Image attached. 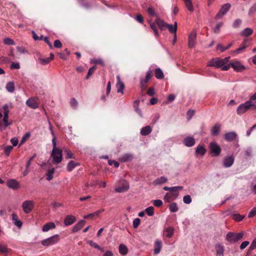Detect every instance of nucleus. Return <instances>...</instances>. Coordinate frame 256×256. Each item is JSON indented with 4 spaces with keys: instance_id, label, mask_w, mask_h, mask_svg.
<instances>
[{
    "instance_id": "obj_62",
    "label": "nucleus",
    "mask_w": 256,
    "mask_h": 256,
    "mask_svg": "<svg viewBox=\"0 0 256 256\" xmlns=\"http://www.w3.org/2000/svg\"><path fill=\"white\" fill-rule=\"evenodd\" d=\"M256 215V207L254 208L248 214V216L249 218H252Z\"/></svg>"
},
{
    "instance_id": "obj_10",
    "label": "nucleus",
    "mask_w": 256,
    "mask_h": 256,
    "mask_svg": "<svg viewBox=\"0 0 256 256\" xmlns=\"http://www.w3.org/2000/svg\"><path fill=\"white\" fill-rule=\"evenodd\" d=\"M230 4L228 3L222 5L218 13L216 14L215 18H222L223 17V16H224L226 14V13L229 10L230 8Z\"/></svg>"
},
{
    "instance_id": "obj_60",
    "label": "nucleus",
    "mask_w": 256,
    "mask_h": 256,
    "mask_svg": "<svg viewBox=\"0 0 256 256\" xmlns=\"http://www.w3.org/2000/svg\"><path fill=\"white\" fill-rule=\"evenodd\" d=\"M4 42L5 44L8 45H13L14 44V42L10 38H6L4 40Z\"/></svg>"
},
{
    "instance_id": "obj_1",
    "label": "nucleus",
    "mask_w": 256,
    "mask_h": 256,
    "mask_svg": "<svg viewBox=\"0 0 256 256\" xmlns=\"http://www.w3.org/2000/svg\"><path fill=\"white\" fill-rule=\"evenodd\" d=\"M230 56L223 59L220 58H213L208 62V66H213L215 68H220L222 70H228L230 68L229 64Z\"/></svg>"
},
{
    "instance_id": "obj_13",
    "label": "nucleus",
    "mask_w": 256,
    "mask_h": 256,
    "mask_svg": "<svg viewBox=\"0 0 256 256\" xmlns=\"http://www.w3.org/2000/svg\"><path fill=\"white\" fill-rule=\"evenodd\" d=\"M8 120V118L5 120L2 114L0 112V131L4 130L10 124Z\"/></svg>"
},
{
    "instance_id": "obj_5",
    "label": "nucleus",
    "mask_w": 256,
    "mask_h": 256,
    "mask_svg": "<svg viewBox=\"0 0 256 256\" xmlns=\"http://www.w3.org/2000/svg\"><path fill=\"white\" fill-rule=\"evenodd\" d=\"M249 110H252V106L246 100L244 102L240 104L236 109V113L238 115H242L246 113Z\"/></svg>"
},
{
    "instance_id": "obj_22",
    "label": "nucleus",
    "mask_w": 256,
    "mask_h": 256,
    "mask_svg": "<svg viewBox=\"0 0 256 256\" xmlns=\"http://www.w3.org/2000/svg\"><path fill=\"white\" fill-rule=\"evenodd\" d=\"M248 102L252 106V110H256V92L250 98Z\"/></svg>"
},
{
    "instance_id": "obj_48",
    "label": "nucleus",
    "mask_w": 256,
    "mask_h": 256,
    "mask_svg": "<svg viewBox=\"0 0 256 256\" xmlns=\"http://www.w3.org/2000/svg\"><path fill=\"white\" fill-rule=\"evenodd\" d=\"M147 12L150 15L152 16H156V17L157 16V14L155 12V10L153 8H152V7L148 8L147 10Z\"/></svg>"
},
{
    "instance_id": "obj_37",
    "label": "nucleus",
    "mask_w": 256,
    "mask_h": 256,
    "mask_svg": "<svg viewBox=\"0 0 256 256\" xmlns=\"http://www.w3.org/2000/svg\"><path fill=\"white\" fill-rule=\"evenodd\" d=\"M6 88L8 92H13L14 90V83L13 82H8L6 85Z\"/></svg>"
},
{
    "instance_id": "obj_59",
    "label": "nucleus",
    "mask_w": 256,
    "mask_h": 256,
    "mask_svg": "<svg viewBox=\"0 0 256 256\" xmlns=\"http://www.w3.org/2000/svg\"><path fill=\"white\" fill-rule=\"evenodd\" d=\"M194 110H189L188 112H187V116H188V120H190L192 118L193 116L194 115Z\"/></svg>"
},
{
    "instance_id": "obj_9",
    "label": "nucleus",
    "mask_w": 256,
    "mask_h": 256,
    "mask_svg": "<svg viewBox=\"0 0 256 256\" xmlns=\"http://www.w3.org/2000/svg\"><path fill=\"white\" fill-rule=\"evenodd\" d=\"M121 186H118L115 188V191L118 193L124 192L128 191L130 188L128 182L126 180H122L120 182Z\"/></svg>"
},
{
    "instance_id": "obj_61",
    "label": "nucleus",
    "mask_w": 256,
    "mask_h": 256,
    "mask_svg": "<svg viewBox=\"0 0 256 256\" xmlns=\"http://www.w3.org/2000/svg\"><path fill=\"white\" fill-rule=\"evenodd\" d=\"M96 184L99 186L100 187L105 188L106 186V182H102L100 180H97L96 182Z\"/></svg>"
},
{
    "instance_id": "obj_41",
    "label": "nucleus",
    "mask_w": 256,
    "mask_h": 256,
    "mask_svg": "<svg viewBox=\"0 0 256 256\" xmlns=\"http://www.w3.org/2000/svg\"><path fill=\"white\" fill-rule=\"evenodd\" d=\"M87 243L90 246H92L96 248H97L102 251L103 250V249L100 246L96 243L94 242L92 240H88Z\"/></svg>"
},
{
    "instance_id": "obj_47",
    "label": "nucleus",
    "mask_w": 256,
    "mask_h": 256,
    "mask_svg": "<svg viewBox=\"0 0 256 256\" xmlns=\"http://www.w3.org/2000/svg\"><path fill=\"white\" fill-rule=\"evenodd\" d=\"M13 149V146H8L4 148V152L7 156L10 155V152Z\"/></svg>"
},
{
    "instance_id": "obj_30",
    "label": "nucleus",
    "mask_w": 256,
    "mask_h": 256,
    "mask_svg": "<svg viewBox=\"0 0 256 256\" xmlns=\"http://www.w3.org/2000/svg\"><path fill=\"white\" fill-rule=\"evenodd\" d=\"M183 0L184 2L185 6H186V8H188V10L190 12H192L194 10V6H193V4L192 2V0Z\"/></svg>"
},
{
    "instance_id": "obj_18",
    "label": "nucleus",
    "mask_w": 256,
    "mask_h": 256,
    "mask_svg": "<svg viewBox=\"0 0 256 256\" xmlns=\"http://www.w3.org/2000/svg\"><path fill=\"white\" fill-rule=\"evenodd\" d=\"M166 28H168V30L170 32L174 34V42H175L176 40V32L177 28H178L177 22H175L174 25L167 24Z\"/></svg>"
},
{
    "instance_id": "obj_33",
    "label": "nucleus",
    "mask_w": 256,
    "mask_h": 256,
    "mask_svg": "<svg viewBox=\"0 0 256 256\" xmlns=\"http://www.w3.org/2000/svg\"><path fill=\"white\" fill-rule=\"evenodd\" d=\"M128 252V248L124 244H120L119 246V252L122 255H126Z\"/></svg>"
},
{
    "instance_id": "obj_6",
    "label": "nucleus",
    "mask_w": 256,
    "mask_h": 256,
    "mask_svg": "<svg viewBox=\"0 0 256 256\" xmlns=\"http://www.w3.org/2000/svg\"><path fill=\"white\" fill-rule=\"evenodd\" d=\"M229 64H230V68L232 67L236 72H242L246 69V66L236 60H234L229 62Z\"/></svg>"
},
{
    "instance_id": "obj_12",
    "label": "nucleus",
    "mask_w": 256,
    "mask_h": 256,
    "mask_svg": "<svg viewBox=\"0 0 256 256\" xmlns=\"http://www.w3.org/2000/svg\"><path fill=\"white\" fill-rule=\"evenodd\" d=\"M27 106L28 107L36 109L38 108V100L36 98H28L26 102Z\"/></svg>"
},
{
    "instance_id": "obj_16",
    "label": "nucleus",
    "mask_w": 256,
    "mask_h": 256,
    "mask_svg": "<svg viewBox=\"0 0 256 256\" xmlns=\"http://www.w3.org/2000/svg\"><path fill=\"white\" fill-rule=\"evenodd\" d=\"M174 232V228L170 226L166 227L163 231V236L168 238H171Z\"/></svg>"
},
{
    "instance_id": "obj_52",
    "label": "nucleus",
    "mask_w": 256,
    "mask_h": 256,
    "mask_svg": "<svg viewBox=\"0 0 256 256\" xmlns=\"http://www.w3.org/2000/svg\"><path fill=\"white\" fill-rule=\"evenodd\" d=\"M140 220L139 218H136L134 219L132 222L133 226L134 228H137L138 226L140 225Z\"/></svg>"
},
{
    "instance_id": "obj_39",
    "label": "nucleus",
    "mask_w": 256,
    "mask_h": 256,
    "mask_svg": "<svg viewBox=\"0 0 256 256\" xmlns=\"http://www.w3.org/2000/svg\"><path fill=\"white\" fill-rule=\"evenodd\" d=\"M2 109L4 110V114L3 116H4V119L8 118V114H9V110L8 106L7 104H4L2 106Z\"/></svg>"
},
{
    "instance_id": "obj_45",
    "label": "nucleus",
    "mask_w": 256,
    "mask_h": 256,
    "mask_svg": "<svg viewBox=\"0 0 256 256\" xmlns=\"http://www.w3.org/2000/svg\"><path fill=\"white\" fill-rule=\"evenodd\" d=\"M232 218L235 220L240 222L242 220L244 216H242L238 214H232Z\"/></svg>"
},
{
    "instance_id": "obj_7",
    "label": "nucleus",
    "mask_w": 256,
    "mask_h": 256,
    "mask_svg": "<svg viewBox=\"0 0 256 256\" xmlns=\"http://www.w3.org/2000/svg\"><path fill=\"white\" fill-rule=\"evenodd\" d=\"M51 157L53 160L52 162L54 164H58L62 162V152L59 150H52Z\"/></svg>"
},
{
    "instance_id": "obj_14",
    "label": "nucleus",
    "mask_w": 256,
    "mask_h": 256,
    "mask_svg": "<svg viewBox=\"0 0 256 256\" xmlns=\"http://www.w3.org/2000/svg\"><path fill=\"white\" fill-rule=\"evenodd\" d=\"M234 158L232 156H228L224 158L223 160V166L225 168H230L234 164Z\"/></svg>"
},
{
    "instance_id": "obj_29",
    "label": "nucleus",
    "mask_w": 256,
    "mask_h": 256,
    "mask_svg": "<svg viewBox=\"0 0 256 256\" xmlns=\"http://www.w3.org/2000/svg\"><path fill=\"white\" fill-rule=\"evenodd\" d=\"M216 254L223 256L224 252V247L220 244H217L216 246Z\"/></svg>"
},
{
    "instance_id": "obj_38",
    "label": "nucleus",
    "mask_w": 256,
    "mask_h": 256,
    "mask_svg": "<svg viewBox=\"0 0 256 256\" xmlns=\"http://www.w3.org/2000/svg\"><path fill=\"white\" fill-rule=\"evenodd\" d=\"M78 165V164L74 162V161H70L67 166V169L68 172L72 171L74 168Z\"/></svg>"
},
{
    "instance_id": "obj_28",
    "label": "nucleus",
    "mask_w": 256,
    "mask_h": 256,
    "mask_svg": "<svg viewBox=\"0 0 256 256\" xmlns=\"http://www.w3.org/2000/svg\"><path fill=\"white\" fill-rule=\"evenodd\" d=\"M152 132V128L150 126H146L142 128L140 130V134L142 136H146Z\"/></svg>"
},
{
    "instance_id": "obj_20",
    "label": "nucleus",
    "mask_w": 256,
    "mask_h": 256,
    "mask_svg": "<svg viewBox=\"0 0 256 256\" xmlns=\"http://www.w3.org/2000/svg\"><path fill=\"white\" fill-rule=\"evenodd\" d=\"M206 152V150L204 146L198 145L196 148V154L197 156H204Z\"/></svg>"
},
{
    "instance_id": "obj_19",
    "label": "nucleus",
    "mask_w": 256,
    "mask_h": 256,
    "mask_svg": "<svg viewBox=\"0 0 256 256\" xmlns=\"http://www.w3.org/2000/svg\"><path fill=\"white\" fill-rule=\"evenodd\" d=\"M56 224L53 222H50L44 224L42 228V230L44 232H47L50 230L56 228Z\"/></svg>"
},
{
    "instance_id": "obj_17",
    "label": "nucleus",
    "mask_w": 256,
    "mask_h": 256,
    "mask_svg": "<svg viewBox=\"0 0 256 256\" xmlns=\"http://www.w3.org/2000/svg\"><path fill=\"white\" fill-rule=\"evenodd\" d=\"M184 144L188 147H191L195 144V140L192 136H187L183 140Z\"/></svg>"
},
{
    "instance_id": "obj_31",
    "label": "nucleus",
    "mask_w": 256,
    "mask_h": 256,
    "mask_svg": "<svg viewBox=\"0 0 256 256\" xmlns=\"http://www.w3.org/2000/svg\"><path fill=\"white\" fill-rule=\"evenodd\" d=\"M55 172V168H48L46 174V180H50L53 178V174Z\"/></svg>"
},
{
    "instance_id": "obj_43",
    "label": "nucleus",
    "mask_w": 256,
    "mask_h": 256,
    "mask_svg": "<svg viewBox=\"0 0 256 256\" xmlns=\"http://www.w3.org/2000/svg\"><path fill=\"white\" fill-rule=\"evenodd\" d=\"M169 209L171 212H176L178 210V208L176 203H172L169 206Z\"/></svg>"
},
{
    "instance_id": "obj_15",
    "label": "nucleus",
    "mask_w": 256,
    "mask_h": 256,
    "mask_svg": "<svg viewBox=\"0 0 256 256\" xmlns=\"http://www.w3.org/2000/svg\"><path fill=\"white\" fill-rule=\"evenodd\" d=\"M117 78V83L116 84V87L117 88V92L118 93L124 94V85L123 82H122L120 80V78L119 75L116 76Z\"/></svg>"
},
{
    "instance_id": "obj_63",
    "label": "nucleus",
    "mask_w": 256,
    "mask_h": 256,
    "mask_svg": "<svg viewBox=\"0 0 256 256\" xmlns=\"http://www.w3.org/2000/svg\"><path fill=\"white\" fill-rule=\"evenodd\" d=\"M11 69H19L20 66L18 62H12L10 66Z\"/></svg>"
},
{
    "instance_id": "obj_32",
    "label": "nucleus",
    "mask_w": 256,
    "mask_h": 256,
    "mask_svg": "<svg viewBox=\"0 0 256 256\" xmlns=\"http://www.w3.org/2000/svg\"><path fill=\"white\" fill-rule=\"evenodd\" d=\"M167 182V178L166 177L162 176L160 178H157L154 182V184L155 185H158L164 184Z\"/></svg>"
},
{
    "instance_id": "obj_51",
    "label": "nucleus",
    "mask_w": 256,
    "mask_h": 256,
    "mask_svg": "<svg viewBox=\"0 0 256 256\" xmlns=\"http://www.w3.org/2000/svg\"><path fill=\"white\" fill-rule=\"evenodd\" d=\"M183 201L186 204H190L192 202V198L190 195H186L184 196Z\"/></svg>"
},
{
    "instance_id": "obj_56",
    "label": "nucleus",
    "mask_w": 256,
    "mask_h": 256,
    "mask_svg": "<svg viewBox=\"0 0 256 256\" xmlns=\"http://www.w3.org/2000/svg\"><path fill=\"white\" fill-rule=\"evenodd\" d=\"M242 23V20L240 19L236 20L232 24V26L234 28L238 27Z\"/></svg>"
},
{
    "instance_id": "obj_27",
    "label": "nucleus",
    "mask_w": 256,
    "mask_h": 256,
    "mask_svg": "<svg viewBox=\"0 0 256 256\" xmlns=\"http://www.w3.org/2000/svg\"><path fill=\"white\" fill-rule=\"evenodd\" d=\"M156 23L162 30L164 29L167 24L165 23L162 19L159 18H156Z\"/></svg>"
},
{
    "instance_id": "obj_4",
    "label": "nucleus",
    "mask_w": 256,
    "mask_h": 256,
    "mask_svg": "<svg viewBox=\"0 0 256 256\" xmlns=\"http://www.w3.org/2000/svg\"><path fill=\"white\" fill-rule=\"evenodd\" d=\"M244 236L242 232L234 233L229 232L226 236V240L230 243H234L242 238Z\"/></svg>"
},
{
    "instance_id": "obj_44",
    "label": "nucleus",
    "mask_w": 256,
    "mask_h": 256,
    "mask_svg": "<svg viewBox=\"0 0 256 256\" xmlns=\"http://www.w3.org/2000/svg\"><path fill=\"white\" fill-rule=\"evenodd\" d=\"M91 64H100L102 66H104V62L102 59H92L90 60Z\"/></svg>"
},
{
    "instance_id": "obj_23",
    "label": "nucleus",
    "mask_w": 256,
    "mask_h": 256,
    "mask_svg": "<svg viewBox=\"0 0 256 256\" xmlns=\"http://www.w3.org/2000/svg\"><path fill=\"white\" fill-rule=\"evenodd\" d=\"M76 220V218L72 216L69 215L66 216L64 219V224L66 226H68L72 224Z\"/></svg>"
},
{
    "instance_id": "obj_35",
    "label": "nucleus",
    "mask_w": 256,
    "mask_h": 256,
    "mask_svg": "<svg viewBox=\"0 0 256 256\" xmlns=\"http://www.w3.org/2000/svg\"><path fill=\"white\" fill-rule=\"evenodd\" d=\"M252 32H253V30L252 28H246L242 31L241 34L242 36H248L251 35L252 34Z\"/></svg>"
},
{
    "instance_id": "obj_36",
    "label": "nucleus",
    "mask_w": 256,
    "mask_h": 256,
    "mask_svg": "<svg viewBox=\"0 0 256 256\" xmlns=\"http://www.w3.org/2000/svg\"><path fill=\"white\" fill-rule=\"evenodd\" d=\"M156 77L158 79H160L164 78V74L162 70L160 68H156L155 70Z\"/></svg>"
},
{
    "instance_id": "obj_42",
    "label": "nucleus",
    "mask_w": 256,
    "mask_h": 256,
    "mask_svg": "<svg viewBox=\"0 0 256 256\" xmlns=\"http://www.w3.org/2000/svg\"><path fill=\"white\" fill-rule=\"evenodd\" d=\"M220 130V126L219 125H215L212 130V134L214 136L217 135Z\"/></svg>"
},
{
    "instance_id": "obj_55",
    "label": "nucleus",
    "mask_w": 256,
    "mask_h": 256,
    "mask_svg": "<svg viewBox=\"0 0 256 256\" xmlns=\"http://www.w3.org/2000/svg\"><path fill=\"white\" fill-rule=\"evenodd\" d=\"M96 69V66H92L90 68V69L88 70V72L87 76H86L87 78H89V76L93 74V72H94V71Z\"/></svg>"
},
{
    "instance_id": "obj_58",
    "label": "nucleus",
    "mask_w": 256,
    "mask_h": 256,
    "mask_svg": "<svg viewBox=\"0 0 256 256\" xmlns=\"http://www.w3.org/2000/svg\"><path fill=\"white\" fill-rule=\"evenodd\" d=\"M40 61L42 64H48L50 61V59H48V58H40Z\"/></svg>"
},
{
    "instance_id": "obj_54",
    "label": "nucleus",
    "mask_w": 256,
    "mask_h": 256,
    "mask_svg": "<svg viewBox=\"0 0 256 256\" xmlns=\"http://www.w3.org/2000/svg\"><path fill=\"white\" fill-rule=\"evenodd\" d=\"M256 12V2L251 6L248 11V14L250 15Z\"/></svg>"
},
{
    "instance_id": "obj_40",
    "label": "nucleus",
    "mask_w": 256,
    "mask_h": 256,
    "mask_svg": "<svg viewBox=\"0 0 256 256\" xmlns=\"http://www.w3.org/2000/svg\"><path fill=\"white\" fill-rule=\"evenodd\" d=\"M149 24L151 28L153 30L155 36H158V32L156 24L150 21L149 22Z\"/></svg>"
},
{
    "instance_id": "obj_34",
    "label": "nucleus",
    "mask_w": 256,
    "mask_h": 256,
    "mask_svg": "<svg viewBox=\"0 0 256 256\" xmlns=\"http://www.w3.org/2000/svg\"><path fill=\"white\" fill-rule=\"evenodd\" d=\"M244 50L245 46H241L239 48L235 50H234L232 51L230 54H231L235 56L243 52Z\"/></svg>"
},
{
    "instance_id": "obj_53",
    "label": "nucleus",
    "mask_w": 256,
    "mask_h": 256,
    "mask_svg": "<svg viewBox=\"0 0 256 256\" xmlns=\"http://www.w3.org/2000/svg\"><path fill=\"white\" fill-rule=\"evenodd\" d=\"M172 194L170 192L166 193L164 197V199L168 202H170L171 200H174V198L171 196Z\"/></svg>"
},
{
    "instance_id": "obj_64",
    "label": "nucleus",
    "mask_w": 256,
    "mask_h": 256,
    "mask_svg": "<svg viewBox=\"0 0 256 256\" xmlns=\"http://www.w3.org/2000/svg\"><path fill=\"white\" fill-rule=\"evenodd\" d=\"M132 158V156L129 154H126L122 158L123 162H126Z\"/></svg>"
},
{
    "instance_id": "obj_26",
    "label": "nucleus",
    "mask_w": 256,
    "mask_h": 256,
    "mask_svg": "<svg viewBox=\"0 0 256 256\" xmlns=\"http://www.w3.org/2000/svg\"><path fill=\"white\" fill-rule=\"evenodd\" d=\"M162 248V242L160 240H156L154 242V254H157L160 253Z\"/></svg>"
},
{
    "instance_id": "obj_50",
    "label": "nucleus",
    "mask_w": 256,
    "mask_h": 256,
    "mask_svg": "<svg viewBox=\"0 0 256 256\" xmlns=\"http://www.w3.org/2000/svg\"><path fill=\"white\" fill-rule=\"evenodd\" d=\"M223 26V22H220L218 23L216 26V27L215 28H214V33H218L219 32H220V28Z\"/></svg>"
},
{
    "instance_id": "obj_25",
    "label": "nucleus",
    "mask_w": 256,
    "mask_h": 256,
    "mask_svg": "<svg viewBox=\"0 0 256 256\" xmlns=\"http://www.w3.org/2000/svg\"><path fill=\"white\" fill-rule=\"evenodd\" d=\"M8 187L12 189H16L19 187L18 182L15 180H10L7 182Z\"/></svg>"
},
{
    "instance_id": "obj_21",
    "label": "nucleus",
    "mask_w": 256,
    "mask_h": 256,
    "mask_svg": "<svg viewBox=\"0 0 256 256\" xmlns=\"http://www.w3.org/2000/svg\"><path fill=\"white\" fill-rule=\"evenodd\" d=\"M85 221L81 220L79 221L75 226H74L72 231L73 232H76L80 230L85 224Z\"/></svg>"
},
{
    "instance_id": "obj_46",
    "label": "nucleus",
    "mask_w": 256,
    "mask_h": 256,
    "mask_svg": "<svg viewBox=\"0 0 256 256\" xmlns=\"http://www.w3.org/2000/svg\"><path fill=\"white\" fill-rule=\"evenodd\" d=\"M145 212L149 216H153L154 214V208L152 206H150V207L147 208L145 210Z\"/></svg>"
},
{
    "instance_id": "obj_57",
    "label": "nucleus",
    "mask_w": 256,
    "mask_h": 256,
    "mask_svg": "<svg viewBox=\"0 0 256 256\" xmlns=\"http://www.w3.org/2000/svg\"><path fill=\"white\" fill-rule=\"evenodd\" d=\"M65 152L66 154V158H74L73 156V154L72 153V152L68 150H65Z\"/></svg>"
},
{
    "instance_id": "obj_49",
    "label": "nucleus",
    "mask_w": 256,
    "mask_h": 256,
    "mask_svg": "<svg viewBox=\"0 0 256 256\" xmlns=\"http://www.w3.org/2000/svg\"><path fill=\"white\" fill-rule=\"evenodd\" d=\"M180 190V188H176V190H172L170 192L172 194L171 196H172L174 199H175L178 197V190Z\"/></svg>"
},
{
    "instance_id": "obj_3",
    "label": "nucleus",
    "mask_w": 256,
    "mask_h": 256,
    "mask_svg": "<svg viewBox=\"0 0 256 256\" xmlns=\"http://www.w3.org/2000/svg\"><path fill=\"white\" fill-rule=\"evenodd\" d=\"M60 240V236L58 234H56L43 240H42L41 244L44 246H49L58 243Z\"/></svg>"
},
{
    "instance_id": "obj_24",
    "label": "nucleus",
    "mask_w": 256,
    "mask_h": 256,
    "mask_svg": "<svg viewBox=\"0 0 256 256\" xmlns=\"http://www.w3.org/2000/svg\"><path fill=\"white\" fill-rule=\"evenodd\" d=\"M237 134L235 132H232L226 134L224 135V138L226 140L230 142L234 140Z\"/></svg>"
},
{
    "instance_id": "obj_8",
    "label": "nucleus",
    "mask_w": 256,
    "mask_h": 256,
    "mask_svg": "<svg viewBox=\"0 0 256 256\" xmlns=\"http://www.w3.org/2000/svg\"><path fill=\"white\" fill-rule=\"evenodd\" d=\"M210 153L214 156H219L221 152V148L220 146L215 142H212L210 144Z\"/></svg>"
},
{
    "instance_id": "obj_2",
    "label": "nucleus",
    "mask_w": 256,
    "mask_h": 256,
    "mask_svg": "<svg viewBox=\"0 0 256 256\" xmlns=\"http://www.w3.org/2000/svg\"><path fill=\"white\" fill-rule=\"evenodd\" d=\"M34 206L35 202L31 200H24L21 206L23 212L26 214L30 213L34 210Z\"/></svg>"
},
{
    "instance_id": "obj_11",
    "label": "nucleus",
    "mask_w": 256,
    "mask_h": 256,
    "mask_svg": "<svg viewBox=\"0 0 256 256\" xmlns=\"http://www.w3.org/2000/svg\"><path fill=\"white\" fill-rule=\"evenodd\" d=\"M196 32L192 30L189 34L188 38V46L190 48H194L196 42Z\"/></svg>"
}]
</instances>
